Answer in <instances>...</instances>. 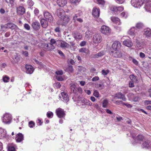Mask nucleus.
I'll list each match as a JSON object with an SVG mask.
<instances>
[{"mask_svg":"<svg viewBox=\"0 0 151 151\" xmlns=\"http://www.w3.org/2000/svg\"><path fill=\"white\" fill-rule=\"evenodd\" d=\"M114 103L117 105H120V104L123 105L124 102L122 101H117L114 102Z\"/></svg>","mask_w":151,"mask_h":151,"instance_id":"0e129e2a","label":"nucleus"},{"mask_svg":"<svg viewBox=\"0 0 151 151\" xmlns=\"http://www.w3.org/2000/svg\"><path fill=\"white\" fill-rule=\"evenodd\" d=\"M71 91L74 93L76 94L77 92V88L74 84H71L70 86Z\"/></svg>","mask_w":151,"mask_h":151,"instance_id":"c756f323","label":"nucleus"},{"mask_svg":"<svg viewBox=\"0 0 151 151\" xmlns=\"http://www.w3.org/2000/svg\"><path fill=\"white\" fill-rule=\"evenodd\" d=\"M92 15L96 17H98L100 15V9L98 7H94L92 11Z\"/></svg>","mask_w":151,"mask_h":151,"instance_id":"4468645a","label":"nucleus"},{"mask_svg":"<svg viewBox=\"0 0 151 151\" xmlns=\"http://www.w3.org/2000/svg\"><path fill=\"white\" fill-rule=\"evenodd\" d=\"M100 32L103 34L108 35L110 34L111 30L109 27L104 25L101 27Z\"/></svg>","mask_w":151,"mask_h":151,"instance_id":"39448f33","label":"nucleus"},{"mask_svg":"<svg viewBox=\"0 0 151 151\" xmlns=\"http://www.w3.org/2000/svg\"><path fill=\"white\" fill-rule=\"evenodd\" d=\"M92 40L93 43L95 44L100 43L102 40V37L99 33L95 34L93 36Z\"/></svg>","mask_w":151,"mask_h":151,"instance_id":"20e7f679","label":"nucleus"},{"mask_svg":"<svg viewBox=\"0 0 151 151\" xmlns=\"http://www.w3.org/2000/svg\"><path fill=\"white\" fill-rule=\"evenodd\" d=\"M15 139L16 142H22L24 140V136L22 133H19L16 135Z\"/></svg>","mask_w":151,"mask_h":151,"instance_id":"f3484780","label":"nucleus"},{"mask_svg":"<svg viewBox=\"0 0 151 151\" xmlns=\"http://www.w3.org/2000/svg\"><path fill=\"white\" fill-rule=\"evenodd\" d=\"M129 87L131 88H132L134 87V84L133 81H131L129 82Z\"/></svg>","mask_w":151,"mask_h":151,"instance_id":"69168bd1","label":"nucleus"},{"mask_svg":"<svg viewBox=\"0 0 151 151\" xmlns=\"http://www.w3.org/2000/svg\"><path fill=\"white\" fill-rule=\"evenodd\" d=\"M54 85L57 88H60V86H61V85L60 83L59 82H57L56 83H55L54 84Z\"/></svg>","mask_w":151,"mask_h":151,"instance_id":"6e6d98bb","label":"nucleus"},{"mask_svg":"<svg viewBox=\"0 0 151 151\" xmlns=\"http://www.w3.org/2000/svg\"><path fill=\"white\" fill-rule=\"evenodd\" d=\"M61 95L63 99V101L67 103L69 101V99L68 94L65 92H63L61 93Z\"/></svg>","mask_w":151,"mask_h":151,"instance_id":"aec40b11","label":"nucleus"},{"mask_svg":"<svg viewBox=\"0 0 151 151\" xmlns=\"http://www.w3.org/2000/svg\"><path fill=\"white\" fill-rule=\"evenodd\" d=\"M142 147L143 148H148L150 147L148 142H143L142 144Z\"/></svg>","mask_w":151,"mask_h":151,"instance_id":"4c0bfd02","label":"nucleus"},{"mask_svg":"<svg viewBox=\"0 0 151 151\" xmlns=\"http://www.w3.org/2000/svg\"><path fill=\"white\" fill-rule=\"evenodd\" d=\"M9 137L6 134V130L1 128H0V139H6V141H9Z\"/></svg>","mask_w":151,"mask_h":151,"instance_id":"7ed1b4c3","label":"nucleus"},{"mask_svg":"<svg viewBox=\"0 0 151 151\" xmlns=\"http://www.w3.org/2000/svg\"><path fill=\"white\" fill-rule=\"evenodd\" d=\"M112 55L115 58H120L122 57V53L119 50H115L114 51H112Z\"/></svg>","mask_w":151,"mask_h":151,"instance_id":"a211bd4d","label":"nucleus"},{"mask_svg":"<svg viewBox=\"0 0 151 151\" xmlns=\"http://www.w3.org/2000/svg\"><path fill=\"white\" fill-rule=\"evenodd\" d=\"M144 24L141 22H139L136 24V27L138 29H141L144 27Z\"/></svg>","mask_w":151,"mask_h":151,"instance_id":"473e14b6","label":"nucleus"},{"mask_svg":"<svg viewBox=\"0 0 151 151\" xmlns=\"http://www.w3.org/2000/svg\"><path fill=\"white\" fill-rule=\"evenodd\" d=\"M25 12V9L23 6H19L17 8V13L19 15H23Z\"/></svg>","mask_w":151,"mask_h":151,"instance_id":"412c9836","label":"nucleus"},{"mask_svg":"<svg viewBox=\"0 0 151 151\" xmlns=\"http://www.w3.org/2000/svg\"><path fill=\"white\" fill-rule=\"evenodd\" d=\"M55 73L58 76V75H61L63 74V72L62 70H60L58 71H56Z\"/></svg>","mask_w":151,"mask_h":151,"instance_id":"e2e57ef3","label":"nucleus"},{"mask_svg":"<svg viewBox=\"0 0 151 151\" xmlns=\"http://www.w3.org/2000/svg\"><path fill=\"white\" fill-rule=\"evenodd\" d=\"M22 52L26 57H27L28 55V52L27 51H22Z\"/></svg>","mask_w":151,"mask_h":151,"instance_id":"774afa93","label":"nucleus"},{"mask_svg":"<svg viewBox=\"0 0 151 151\" xmlns=\"http://www.w3.org/2000/svg\"><path fill=\"white\" fill-rule=\"evenodd\" d=\"M86 42L85 41H82L80 43V45L81 46H84L86 45Z\"/></svg>","mask_w":151,"mask_h":151,"instance_id":"338daca9","label":"nucleus"},{"mask_svg":"<svg viewBox=\"0 0 151 151\" xmlns=\"http://www.w3.org/2000/svg\"><path fill=\"white\" fill-rule=\"evenodd\" d=\"M96 3L99 4L103 6L105 4V2L104 0H96Z\"/></svg>","mask_w":151,"mask_h":151,"instance_id":"f704fd0d","label":"nucleus"},{"mask_svg":"<svg viewBox=\"0 0 151 151\" xmlns=\"http://www.w3.org/2000/svg\"><path fill=\"white\" fill-rule=\"evenodd\" d=\"M129 78L132 81L137 80L136 77L134 75H130L129 76Z\"/></svg>","mask_w":151,"mask_h":151,"instance_id":"603ef678","label":"nucleus"},{"mask_svg":"<svg viewBox=\"0 0 151 151\" xmlns=\"http://www.w3.org/2000/svg\"><path fill=\"white\" fill-rule=\"evenodd\" d=\"M105 54V52L104 51H101L97 53L99 58Z\"/></svg>","mask_w":151,"mask_h":151,"instance_id":"de8ad7c7","label":"nucleus"},{"mask_svg":"<svg viewBox=\"0 0 151 151\" xmlns=\"http://www.w3.org/2000/svg\"><path fill=\"white\" fill-rule=\"evenodd\" d=\"M29 126L30 128H33L35 126V124L33 122L30 121L29 122Z\"/></svg>","mask_w":151,"mask_h":151,"instance_id":"4d7b16f0","label":"nucleus"},{"mask_svg":"<svg viewBox=\"0 0 151 151\" xmlns=\"http://www.w3.org/2000/svg\"><path fill=\"white\" fill-rule=\"evenodd\" d=\"M71 3L74 5H77L79 4L81 0H70Z\"/></svg>","mask_w":151,"mask_h":151,"instance_id":"e433bc0d","label":"nucleus"},{"mask_svg":"<svg viewBox=\"0 0 151 151\" xmlns=\"http://www.w3.org/2000/svg\"><path fill=\"white\" fill-rule=\"evenodd\" d=\"M73 68L72 65H69L65 69V71L69 73H72L73 72Z\"/></svg>","mask_w":151,"mask_h":151,"instance_id":"2f4dec72","label":"nucleus"},{"mask_svg":"<svg viewBox=\"0 0 151 151\" xmlns=\"http://www.w3.org/2000/svg\"><path fill=\"white\" fill-rule=\"evenodd\" d=\"M56 78L58 81H62L63 80V78L61 76H58V75L56 76Z\"/></svg>","mask_w":151,"mask_h":151,"instance_id":"052dcab7","label":"nucleus"},{"mask_svg":"<svg viewBox=\"0 0 151 151\" xmlns=\"http://www.w3.org/2000/svg\"><path fill=\"white\" fill-rule=\"evenodd\" d=\"M120 16L122 17L126 18L127 17L128 15L127 13L123 12L121 14Z\"/></svg>","mask_w":151,"mask_h":151,"instance_id":"8fccbe9b","label":"nucleus"},{"mask_svg":"<svg viewBox=\"0 0 151 151\" xmlns=\"http://www.w3.org/2000/svg\"><path fill=\"white\" fill-rule=\"evenodd\" d=\"M99 78L98 76H96L92 78V80L93 81H99Z\"/></svg>","mask_w":151,"mask_h":151,"instance_id":"680f3d73","label":"nucleus"},{"mask_svg":"<svg viewBox=\"0 0 151 151\" xmlns=\"http://www.w3.org/2000/svg\"><path fill=\"white\" fill-rule=\"evenodd\" d=\"M140 99V98L138 96H134L133 99V100L135 102L139 101Z\"/></svg>","mask_w":151,"mask_h":151,"instance_id":"864d4df0","label":"nucleus"},{"mask_svg":"<svg viewBox=\"0 0 151 151\" xmlns=\"http://www.w3.org/2000/svg\"><path fill=\"white\" fill-rule=\"evenodd\" d=\"M144 138V137L142 135H138L136 138L137 140L139 141H143Z\"/></svg>","mask_w":151,"mask_h":151,"instance_id":"ea45409f","label":"nucleus"},{"mask_svg":"<svg viewBox=\"0 0 151 151\" xmlns=\"http://www.w3.org/2000/svg\"><path fill=\"white\" fill-rule=\"evenodd\" d=\"M111 20L113 22L118 25L121 24L120 19L117 17H111Z\"/></svg>","mask_w":151,"mask_h":151,"instance_id":"4be33fe9","label":"nucleus"},{"mask_svg":"<svg viewBox=\"0 0 151 151\" xmlns=\"http://www.w3.org/2000/svg\"><path fill=\"white\" fill-rule=\"evenodd\" d=\"M112 96L114 98H116L117 99H121L124 101H126V99L124 95L121 92H119L115 94L114 96Z\"/></svg>","mask_w":151,"mask_h":151,"instance_id":"f8f14e48","label":"nucleus"},{"mask_svg":"<svg viewBox=\"0 0 151 151\" xmlns=\"http://www.w3.org/2000/svg\"><path fill=\"white\" fill-rule=\"evenodd\" d=\"M144 6V8L146 11L151 12V2H146Z\"/></svg>","mask_w":151,"mask_h":151,"instance_id":"5701e85b","label":"nucleus"},{"mask_svg":"<svg viewBox=\"0 0 151 151\" xmlns=\"http://www.w3.org/2000/svg\"><path fill=\"white\" fill-rule=\"evenodd\" d=\"M55 14L64 23H67L69 21V18L66 16L65 11L63 9H57L55 12Z\"/></svg>","mask_w":151,"mask_h":151,"instance_id":"f257e3e1","label":"nucleus"},{"mask_svg":"<svg viewBox=\"0 0 151 151\" xmlns=\"http://www.w3.org/2000/svg\"><path fill=\"white\" fill-rule=\"evenodd\" d=\"M144 35L145 36V37L149 38L151 37V29L149 28H147L145 29L144 30Z\"/></svg>","mask_w":151,"mask_h":151,"instance_id":"2eb2a0df","label":"nucleus"},{"mask_svg":"<svg viewBox=\"0 0 151 151\" xmlns=\"http://www.w3.org/2000/svg\"><path fill=\"white\" fill-rule=\"evenodd\" d=\"M56 113L58 116L60 118H64L65 115L64 110L60 108L56 109Z\"/></svg>","mask_w":151,"mask_h":151,"instance_id":"6e6552de","label":"nucleus"},{"mask_svg":"<svg viewBox=\"0 0 151 151\" xmlns=\"http://www.w3.org/2000/svg\"><path fill=\"white\" fill-rule=\"evenodd\" d=\"M58 40L55 41L54 39H52L50 40V45H54L56 44L57 45H58Z\"/></svg>","mask_w":151,"mask_h":151,"instance_id":"79ce46f5","label":"nucleus"},{"mask_svg":"<svg viewBox=\"0 0 151 151\" xmlns=\"http://www.w3.org/2000/svg\"><path fill=\"white\" fill-rule=\"evenodd\" d=\"M90 57L91 58H99L97 54L91 55Z\"/></svg>","mask_w":151,"mask_h":151,"instance_id":"bf43d9fd","label":"nucleus"},{"mask_svg":"<svg viewBox=\"0 0 151 151\" xmlns=\"http://www.w3.org/2000/svg\"><path fill=\"white\" fill-rule=\"evenodd\" d=\"M80 52H82L85 53L86 54H88L89 52V50L86 48H82L79 50Z\"/></svg>","mask_w":151,"mask_h":151,"instance_id":"72a5a7b5","label":"nucleus"},{"mask_svg":"<svg viewBox=\"0 0 151 151\" xmlns=\"http://www.w3.org/2000/svg\"><path fill=\"white\" fill-rule=\"evenodd\" d=\"M25 68L26 69V72L28 74H31L34 71V69L31 65H26Z\"/></svg>","mask_w":151,"mask_h":151,"instance_id":"6ab92c4d","label":"nucleus"},{"mask_svg":"<svg viewBox=\"0 0 151 151\" xmlns=\"http://www.w3.org/2000/svg\"><path fill=\"white\" fill-rule=\"evenodd\" d=\"M8 151H16L15 148L12 146H9L8 147Z\"/></svg>","mask_w":151,"mask_h":151,"instance_id":"09e8293b","label":"nucleus"},{"mask_svg":"<svg viewBox=\"0 0 151 151\" xmlns=\"http://www.w3.org/2000/svg\"><path fill=\"white\" fill-rule=\"evenodd\" d=\"M32 26L35 30H39L40 28V24L39 22L35 21L32 22Z\"/></svg>","mask_w":151,"mask_h":151,"instance_id":"dca6fc26","label":"nucleus"},{"mask_svg":"<svg viewBox=\"0 0 151 151\" xmlns=\"http://www.w3.org/2000/svg\"><path fill=\"white\" fill-rule=\"evenodd\" d=\"M139 30L137 29L135 27L131 28L128 31V34L132 36H134L137 34V32Z\"/></svg>","mask_w":151,"mask_h":151,"instance_id":"9d476101","label":"nucleus"},{"mask_svg":"<svg viewBox=\"0 0 151 151\" xmlns=\"http://www.w3.org/2000/svg\"><path fill=\"white\" fill-rule=\"evenodd\" d=\"M81 103L82 105H88L91 106L92 105L91 102L89 100L86 99H83L81 100Z\"/></svg>","mask_w":151,"mask_h":151,"instance_id":"b1692460","label":"nucleus"},{"mask_svg":"<svg viewBox=\"0 0 151 151\" xmlns=\"http://www.w3.org/2000/svg\"><path fill=\"white\" fill-rule=\"evenodd\" d=\"M93 95L96 97L99 98V93L97 90L94 91Z\"/></svg>","mask_w":151,"mask_h":151,"instance_id":"49530a36","label":"nucleus"},{"mask_svg":"<svg viewBox=\"0 0 151 151\" xmlns=\"http://www.w3.org/2000/svg\"><path fill=\"white\" fill-rule=\"evenodd\" d=\"M57 4L60 6L63 7L67 4L66 0H57Z\"/></svg>","mask_w":151,"mask_h":151,"instance_id":"393cba45","label":"nucleus"},{"mask_svg":"<svg viewBox=\"0 0 151 151\" xmlns=\"http://www.w3.org/2000/svg\"><path fill=\"white\" fill-rule=\"evenodd\" d=\"M42 27L46 28L48 26L47 21L45 19H42L40 21Z\"/></svg>","mask_w":151,"mask_h":151,"instance_id":"bb28decb","label":"nucleus"},{"mask_svg":"<svg viewBox=\"0 0 151 151\" xmlns=\"http://www.w3.org/2000/svg\"><path fill=\"white\" fill-rule=\"evenodd\" d=\"M121 46V43L118 41H115L112 44V47L114 50L119 49Z\"/></svg>","mask_w":151,"mask_h":151,"instance_id":"ddd939ff","label":"nucleus"},{"mask_svg":"<svg viewBox=\"0 0 151 151\" xmlns=\"http://www.w3.org/2000/svg\"><path fill=\"white\" fill-rule=\"evenodd\" d=\"M73 35L74 37L76 39H80L82 38V35L77 32H74Z\"/></svg>","mask_w":151,"mask_h":151,"instance_id":"c85d7f7f","label":"nucleus"},{"mask_svg":"<svg viewBox=\"0 0 151 151\" xmlns=\"http://www.w3.org/2000/svg\"><path fill=\"white\" fill-rule=\"evenodd\" d=\"M9 78L6 76H5L3 78V80L4 82L7 83L9 82Z\"/></svg>","mask_w":151,"mask_h":151,"instance_id":"a19ab883","label":"nucleus"},{"mask_svg":"<svg viewBox=\"0 0 151 151\" xmlns=\"http://www.w3.org/2000/svg\"><path fill=\"white\" fill-rule=\"evenodd\" d=\"M53 115V113L51 111H48L47 114V116L49 118H52Z\"/></svg>","mask_w":151,"mask_h":151,"instance_id":"37998d69","label":"nucleus"},{"mask_svg":"<svg viewBox=\"0 0 151 151\" xmlns=\"http://www.w3.org/2000/svg\"><path fill=\"white\" fill-rule=\"evenodd\" d=\"M109 70H105L104 69L101 70L102 74L104 76H106L109 73Z\"/></svg>","mask_w":151,"mask_h":151,"instance_id":"58836bf2","label":"nucleus"},{"mask_svg":"<svg viewBox=\"0 0 151 151\" xmlns=\"http://www.w3.org/2000/svg\"><path fill=\"white\" fill-rule=\"evenodd\" d=\"M58 45L57 46H60L63 48H68L69 46V45L65 41L58 40Z\"/></svg>","mask_w":151,"mask_h":151,"instance_id":"9b49d317","label":"nucleus"},{"mask_svg":"<svg viewBox=\"0 0 151 151\" xmlns=\"http://www.w3.org/2000/svg\"><path fill=\"white\" fill-rule=\"evenodd\" d=\"M24 27L27 30H29L30 28V26L27 24H24Z\"/></svg>","mask_w":151,"mask_h":151,"instance_id":"5fc2aeb1","label":"nucleus"},{"mask_svg":"<svg viewBox=\"0 0 151 151\" xmlns=\"http://www.w3.org/2000/svg\"><path fill=\"white\" fill-rule=\"evenodd\" d=\"M12 120V116L9 113L5 114L2 118V120L3 122L5 124L10 123Z\"/></svg>","mask_w":151,"mask_h":151,"instance_id":"423d86ee","label":"nucleus"},{"mask_svg":"<svg viewBox=\"0 0 151 151\" xmlns=\"http://www.w3.org/2000/svg\"><path fill=\"white\" fill-rule=\"evenodd\" d=\"M108 104V101L106 99H104L103 102V107L104 108L107 107Z\"/></svg>","mask_w":151,"mask_h":151,"instance_id":"c9c22d12","label":"nucleus"},{"mask_svg":"<svg viewBox=\"0 0 151 151\" xmlns=\"http://www.w3.org/2000/svg\"><path fill=\"white\" fill-rule=\"evenodd\" d=\"M78 70H79L80 71H85V70H86V69L83 67H82V66H79L78 67Z\"/></svg>","mask_w":151,"mask_h":151,"instance_id":"13d9d810","label":"nucleus"},{"mask_svg":"<svg viewBox=\"0 0 151 151\" xmlns=\"http://www.w3.org/2000/svg\"><path fill=\"white\" fill-rule=\"evenodd\" d=\"M145 1V0H132L131 3L132 5L134 7L140 8L144 3Z\"/></svg>","mask_w":151,"mask_h":151,"instance_id":"f03ea898","label":"nucleus"},{"mask_svg":"<svg viewBox=\"0 0 151 151\" xmlns=\"http://www.w3.org/2000/svg\"><path fill=\"white\" fill-rule=\"evenodd\" d=\"M93 35V33L92 32L89 31H87L86 32L85 37L86 38L89 39Z\"/></svg>","mask_w":151,"mask_h":151,"instance_id":"7c9ffc66","label":"nucleus"},{"mask_svg":"<svg viewBox=\"0 0 151 151\" xmlns=\"http://www.w3.org/2000/svg\"><path fill=\"white\" fill-rule=\"evenodd\" d=\"M43 15L45 19L50 22L53 21V18L50 13L47 11L43 12Z\"/></svg>","mask_w":151,"mask_h":151,"instance_id":"0eeeda50","label":"nucleus"},{"mask_svg":"<svg viewBox=\"0 0 151 151\" xmlns=\"http://www.w3.org/2000/svg\"><path fill=\"white\" fill-rule=\"evenodd\" d=\"M27 4L29 6H32L34 4V2L32 0H28L27 1Z\"/></svg>","mask_w":151,"mask_h":151,"instance_id":"c03bdc74","label":"nucleus"},{"mask_svg":"<svg viewBox=\"0 0 151 151\" xmlns=\"http://www.w3.org/2000/svg\"><path fill=\"white\" fill-rule=\"evenodd\" d=\"M8 28L12 30L17 29L18 27L15 24L12 23H7Z\"/></svg>","mask_w":151,"mask_h":151,"instance_id":"cd10ccee","label":"nucleus"},{"mask_svg":"<svg viewBox=\"0 0 151 151\" xmlns=\"http://www.w3.org/2000/svg\"><path fill=\"white\" fill-rule=\"evenodd\" d=\"M1 29L3 31H4L6 29L8 28V25L7 24H5L4 25H1Z\"/></svg>","mask_w":151,"mask_h":151,"instance_id":"a18cd8bd","label":"nucleus"},{"mask_svg":"<svg viewBox=\"0 0 151 151\" xmlns=\"http://www.w3.org/2000/svg\"><path fill=\"white\" fill-rule=\"evenodd\" d=\"M123 44L124 45L129 47H131L133 44L132 41L130 40H126L123 42Z\"/></svg>","mask_w":151,"mask_h":151,"instance_id":"a878e982","label":"nucleus"},{"mask_svg":"<svg viewBox=\"0 0 151 151\" xmlns=\"http://www.w3.org/2000/svg\"><path fill=\"white\" fill-rule=\"evenodd\" d=\"M81 13V11H79V13L75 14V15L73 17V19L74 20H76L77 19V17H78L80 16Z\"/></svg>","mask_w":151,"mask_h":151,"instance_id":"3c124183","label":"nucleus"},{"mask_svg":"<svg viewBox=\"0 0 151 151\" xmlns=\"http://www.w3.org/2000/svg\"><path fill=\"white\" fill-rule=\"evenodd\" d=\"M110 10L114 12H120L124 10L123 6H111L110 8Z\"/></svg>","mask_w":151,"mask_h":151,"instance_id":"1a4fd4ad","label":"nucleus"}]
</instances>
